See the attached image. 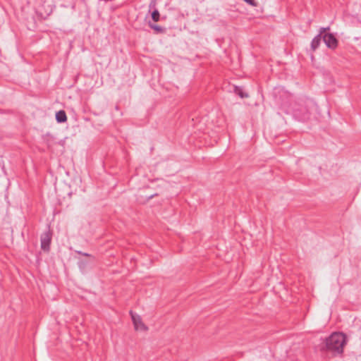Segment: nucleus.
<instances>
[{"label":"nucleus","mask_w":361,"mask_h":361,"mask_svg":"<svg viewBox=\"0 0 361 361\" xmlns=\"http://www.w3.org/2000/svg\"><path fill=\"white\" fill-rule=\"evenodd\" d=\"M346 342L345 334L341 332H334L326 338V349L334 355H341L343 353V347Z\"/></svg>","instance_id":"1"},{"label":"nucleus","mask_w":361,"mask_h":361,"mask_svg":"<svg viewBox=\"0 0 361 361\" xmlns=\"http://www.w3.org/2000/svg\"><path fill=\"white\" fill-rule=\"evenodd\" d=\"M51 232L49 229L44 232L40 237L41 248L44 251L50 250V244L51 241Z\"/></svg>","instance_id":"2"},{"label":"nucleus","mask_w":361,"mask_h":361,"mask_svg":"<svg viewBox=\"0 0 361 361\" xmlns=\"http://www.w3.org/2000/svg\"><path fill=\"white\" fill-rule=\"evenodd\" d=\"M322 40L329 49L334 50L338 47V39L332 33L324 34L322 37Z\"/></svg>","instance_id":"3"},{"label":"nucleus","mask_w":361,"mask_h":361,"mask_svg":"<svg viewBox=\"0 0 361 361\" xmlns=\"http://www.w3.org/2000/svg\"><path fill=\"white\" fill-rule=\"evenodd\" d=\"M130 314L135 330L144 331L148 330L147 326L142 322L140 315L133 313L132 311L130 312Z\"/></svg>","instance_id":"4"},{"label":"nucleus","mask_w":361,"mask_h":361,"mask_svg":"<svg viewBox=\"0 0 361 361\" xmlns=\"http://www.w3.org/2000/svg\"><path fill=\"white\" fill-rule=\"evenodd\" d=\"M56 120L57 123H62L67 121V116L63 110H60L56 113Z\"/></svg>","instance_id":"5"},{"label":"nucleus","mask_w":361,"mask_h":361,"mask_svg":"<svg viewBox=\"0 0 361 361\" xmlns=\"http://www.w3.org/2000/svg\"><path fill=\"white\" fill-rule=\"evenodd\" d=\"M322 37L320 35H316L311 42V49L315 51L320 45Z\"/></svg>","instance_id":"6"},{"label":"nucleus","mask_w":361,"mask_h":361,"mask_svg":"<svg viewBox=\"0 0 361 361\" xmlns=\"http://www.w3.org/2000/svg\"><path fill=\"white\" fill-rule=\"evenodd\" d=\"M149 27L152 30H154L157 33H164L166 30V29L160 25L154 24L151 23L150 21L148 23Z\"/></svg>","instance_id":"7"},{"label":"nucleus","mask_w":361,"mask_h":361,"mask_svg":"<svg viewBox=\"0 0 361 361\" xmlns=\"http://www.w3.org/2000/svg\"><path fill=\"white\" fill-rule=\"evenodd\" d=\"M234 92L238 94L240 98H247L248 97V94L245 92L242 87L235 86L234 87Z\"/></svg>","instance_id":"8"},{"label":"nucleus","mask_w":361,"mask_h":361,"mask_svg":"<svg viewBox=\"0 0 361 361\" xmlns=\"http://www.w3.org/2000/svg\"><path fill=\"white\" fill-rule=\"evenodd\" d=\"M152 19L154 22H158L160 19V14L157 9H154L151 13Z\"/></svg>","instance_id":"9"},{"label":"nucleus","mask_w":361,"mask_h":361,"mask_svg":"<svg viewBox=\"0 0 361 361\" xmlns=\"http://www.w3.org/2000/svg\"><path fill=\"white\" fill-rule=\"evenodd\" d=\"M329 30H330V27H329V26L326 27H321L319 29L318 35H320L322 37L324 34H326V31Z\"/></svg>","instance_id":"10"},{"label":"nucleus","mask_w":361,"mask_h":361,"mask_svg":"<svg viewBox=\"0 0 361 361\" xmlns=\"http://www.w3.org/2000/svg\"><path fill=\"white\" fill-rule=\"evenodd\" d=\"M243 1L252 6H256L257 5V3L255 0H243Z\"/></svg>","instance_id":"11"},{"label":"nucleus","mask_w":361,"mask_h":361,"mask_svg":"<svg viewBox=\"0 0 361 361\" xmlns=\"http://www.w3.org/2000/svg\"><path fill=\"white\" fill-rule=\"evenodd\" d=\"M76 252L79 255L85 256V257H91V255L87 252H82V251H76Z\"/></svg>","instance_id":"12"},{"label":"nucleus","mask_w":361,"mask_h":361,"mask_svg":"<svg viewBox=\"0 0 361 361\" xmlns=\"http://www.w3.org/2000/svg\"><path fill=\"white\" fill-rule=\"evenodd\" d=\"M157 194H154V195H152L148 197V199H152L153 197H154Z\"/></svg>","instance_id":"13"}]
</instances>
